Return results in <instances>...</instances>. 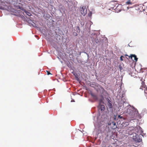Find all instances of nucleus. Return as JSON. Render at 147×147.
<instances>
[{
    "label": "nucleus",
    "instance_id": "f3484780",
    "mask_svg": "<svg viewBox=\"0 0 147 147\" xmlns=\"http://www.w3.org/2000/svg\"><path fill=\"white\" fill-rule=\"evenodd\" d=\"M47 75H49V74H51L49 71H47Z\"/></svg>",
    "mask_w": 147,
    "mask_h": 147
},
{
    "label": "nucleus",
    "instance_id": "20e7f679",
    "mask_svg": "<svg viewBox=\"0 0 147 147\" xmlns=\"http://www.w3.org/2000/svg\"><path fill=\"white\" fill-rule=\"evenodd\" d=\"M125 55L128 56L129 57V59L130 58L131 59H132V57H134V60L135 61H137L138 60V58L137 57L136 55H135L131 54L129 56L126 55Z\"/></svg>",
    "mask_w": 147,
    "mask_h": 147
},
{
    "label": "nucleus",
    "instance_id": "4be33fe9",
    "mask_svg": "<svg viewBox=\"0 0 147 147\" xmlns=\"http://www.w3.org/2000/svg\"><path fill=\"white\" fill-rule=\"evenodd\" d=\"M96 43H97L98 42H97L96 41Z\"/></svg>",
    "mask_w": 147,
    "mask_h": 147
},
{
    "label": "nucleus",
    "instance_id": "9b49d317",
    "mask_svg": "<svg viewBox=\"0 0 147 147\" xmlns=\"http://www.w3.org/2000/svg\"><path fill=\"white\" fill-rule=\"evenodd\" d=\"M25 13L26 14H27L29 16H30L31 15V14L28 11H26L25 12Z\"/></svg>",
    "mask_w": 147,
    "mask_h": 147
},
{
    "label": "nucleus",
    "instance_id": "423d86ee",
    "mask_svg": "<svg viewBox=\"0 0 147 147\" xmlns=\"http://www.w3.org/2000/svg\"><path fill=\"white\" fill-rule=\"evenodd\" d=\"M59 9L60 11H61L64 9V7L61 5L59 6Z\"/></svg>",
    "mask_w": 147,
    "mask_h": 147
},
{
    "label": "nucleus",
    "instance_id": "39448f33",
    "mask_svg": "<svg viewBox=\"0 0 147 147\" xmlns=\"http://www.w3.org/2000/svg\"><path fill=\"white\" fill-rule=\"evenodd\" d=\"M90 94L94 99L95 100H98V97L96 95L92 92H91Z\"/></svg>",
    "mask_w": 147,
    "mask_h": 147
},
{
    "label": "nucleus",
    "instance_id": "9d476101",
    "mask_svg": "<svg viewBox=\"0 0 147 147\" xmlns=\"http://www.w3.org/2000/svg\"><path fill=\"white\" fill-rule=\"evenodd\" d=\"M76 30L77 32L78 31L79 32H80V28L79 26H77L76 27Z\"/></svg>",
    "mask_w": 147,
    "mask_h": 147
},
{
    "label": "nucleus",
    "instance_id": "a211bd4d",
    "mask_svg": "<svg viewBox=\"0 0 147 147\" xmlns=\"http://www.w3.org/2000/svg\"><path fill=\"white\" fill-rule=\"evenodd\" d=\"M144 90V92L145 93H147V90Z\"/></svg>",
    "mask_w": 147,
    "mask_h": 147
},
{
    "label": "nucleus",
    "instance_id": "1a4fd4ad",
    "mask_svg": "<svg viewBox=\"0 0 147 147\" xmlns=\"http://www.w3.org/2000/svg\"><path fill=\"white\" fill-rule=\"evenodd\" d=\"M126 3L127 4H131L132 3L131 2V0H129L128 1L126 2Z\"/></svg>",
    "mask_w": 147,
    "mask_h": 147
},
{
    "label": "nucleus",
    "instance_id": "f257e3e1",
    "mask_svg": "<svg viewBox=\"0 0 147 147\" xmlns=\"http://www.w3.org/2000/svg\"><path fill=\"white\" fill-rule=\"evenodd\" d=\"M108 125L113 129H115L117 127L116 123L114 122L109 121L108 123Z\"/></svg>",
    "mask_w": 147,
    "mask_h": 147
},
{
    "label": "nucleus",
    "instance_id": "4468645a",
    "mask_svg": "<svg viewBox=\"0 0 147 147\" xmlns=\"http://www.w3.org/2000/svg\"><path fill=\"white\" fill-rule=\"evenodd\" d=\"M107 101H108V103H111V102L110 100L108 98H107Z\"/></svg>",
    "mask_w": 147,
    "mask_h": 147
},
{
    "label": "nucleus",
    "instance_id": "5701e85b",
    "mask_svg": "<svg viewBox=\"0 0 147 147\" xmlns=\"http://www.w3.org/2000/svg\"><path fill=\"white\" fill-rule=\"evenodd\" d=\"M140 89H142L141 88H140Z\"/></svg>",
    "mask_w": 147,
    "mask_h": 147
},
{
    "label": "nucleus",
    "instance_id": "f03ea898",
    "mask_svg": "<svg viewBox=\"0 0 147 147\" xmlns=\"http://www.w3.org/2000/svg\"><path fill=\"white\" fill-rule=\"evenodd\" d=\"M133 139L136 141L140 142L142 141L141 136L138 134H135V136H133Z\"/></svg>",
    "mask_w": 147,
    "mask_h": 147
},
{
    "label": "nucleus",
    "instance_id": "6ab92c4d",
    "mask_svg": "<svg viewBox=\"0 0 147 147\" xmlns=\"http://www.w3.org/2000/svg\"><path fill=\"white\" fill-rule=\"evenodd\" d=\"M91 14H92V13H90L89 14H88V16H89V17H90V16H91Z\"/></svg>",
    "mask_w": 147,
    "mask_h": 147
},
{
    "label": "nucleus",
    "instance_id": "412c9836",
    "mask_svg": "<svg viewBox=\"0 0 147 147\" xmlns=\"http://www.w3.org/2000/svg\"><path fill=\"white\" fill-rule=\"evenodd\" d=\"M129 110L130 111V110H131V109H129Z\"/></svg>",
    "mask_w": 147,
    "mask_h": 147
},
{
    "label": "nucleus",
    "instance_id": "ddd939ff",
    "mask_svg": "<svg viewBox=\"0 0 147 147\" xmlns=\"http://www.w3.org/2000/svg\"><path fill=\"white\" fill-rule=\"evenodd\" d=\"M119 69L120 71H121V70L122 69V67L121 65H119Z\"/></svg>",
    "mask_w": 147,
    "mask_h": 147
},
{
    "label": "nucleus",
    "instance_id": "f8f14e48",
    "mask_svg": "<svg viewBox=\"0 0 147 147\" xmlns=\"http://www.w3.org/2000/svg\"><path fill=\"white\" fill-rule=\"evenodd\" d=\"M118 118L119 119H124L122 116H121L120 115H118Z\"/></svg>",
    "mask_w": 147,
    "mask_h": 147
},
{
    "label": "nucleus",
    "instance_id": "7ed1b4c3",
    "mask_svg": "<svg viewBox=\"0 0 147 147\" xmlns=\"http://www.w3.org/2000/svg\"><path fill=\"white\" fill-rule=\"evenodd\" d=\"M81 13L84 16H85L86 14L87 10L85 6H83L80 9Z\"/></svg>",
    "mask_w": 147,
    "mask_h": 147
},
{
    "label": "nucleus",
    "instance_id": "6e6552de",
    "mask_svg": "<svg viewBox=\"0 0 147 147\" xmlns=\"http://www.w3.org/2000/svg\"><path fill=\"white\" fill-rule=\"evenodd\" d=\"M130 115V114H131L132 115V118H133L134 119V112L132 111L131 112V113H129Z\"/></svg>",
    "mask_w": 147,
    "mask_h": 147
},
{
    "label": "nucleus",
    "instance_id": "dca6fc26",
    "mask_svg": "<svg viewBox=\"0 0 147 147\" xmlns=\"http://www.w3.org/2000/svg\"><path fill=\"white\" fill-rule=\"evenodd\" d=\"M123 57V56H122L120 57V59L121 61H123V60L122 59V57Z\"/></svg>",
    "mask_w": 147,
    "mask_h": 147
},
{
    "label": "nucleus",
    "instance_id": "0eeeda50",
    "mask_svg": "<svg viewBox=\"0 0 147 147\" xmlns=\"http://www.w3.org/2000/svg\"><path fill=\"white\" fill-rule=\"evenodd\" d=\"M107 106L109 108H111L112 107V104L111 102L108 103L107 104Z\"/></svg>",
    "mask_w": 147,
    "mask_h": 147
},
{
    "label": "nucleus",
    "instance_id": "aec40b11",
    "mask_svg": "<svg viewBox=\"0 0 147 147\" xmlns=\"http://www.w3.org/2000/svg\"><path fill=\"white\" fill-rule=\"evenodd\" d=\"M2 7L0 6V9H1Z\"/></svg>",
    "mask_w": 147,
    "mask_h": 147
},
{
    "label": "nucleus",
    "instance_id": "2eb2a0df",
    "mask_svg": "<svg viewBox=\"0 0 147 147\" xmlns=\"http://www.w3.org/2000/svg\"><path fill=\"white\" fill-rule=\"evenodd\" d=\"M73 34L75 36H77L78 35V34L76 32H74L73 33Z\"/></svg>",
    "mask_w": 147,
    "mask_h": 147
}]
</instances>
